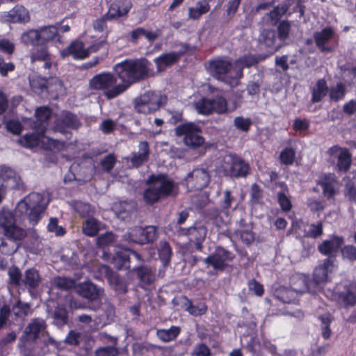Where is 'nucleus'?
<instances>
[{
  "mask_svg": "<svg viewBox=\"0 0 356 356\" xmlns=\"http://www.w3.org/2000/svg\"><path fill=\"white\" fill-rule=\"evenodd\" d=\"M113 71L120 80L116 91H126L131 85L153 75L152 63L146 58H126L114 65Z\"/></svg>",
  "mask_w": 356,
  "mask_h": 356,
  "instance_id": "f257e3e1",
  "label": "nucleus"
},
{
  "mask_svg": "<svg viewBox=\"0 0 356 356\" xmlns=\"http://www.w3.org/2000/svg\"><path fill=\"white\" fill-rule=\"evenodd\" d=\"M146 184L150 186L145 190L143 198L149 205L161 198L172 195L175 190L177 189L175 181L165 173L152 174L147 179Z\"/></svg>",
  "mask_w": 356,
  "mask_h": 356,
  "instance_id": "f03ea898",
  "label": "nucleus"
},
{
  "mask_svg": "<svg viewBox=\"0 0 356 356\" xmlns=\"http://www.w3.org/2000/svg\"><path fill=\"white\" fill-rule=\"evenodd\" d=\"M293 288L280 286L273 292V298L284 304H297L299 302L300 294L309 292L314 293L315 289H312L308 283V279L304 275H300L291 279Z\"/></svg>",
  "mask_w": 356,
  "mask_h": 356,
  "instance_id": "7ed1b4c3",
  "label": "nucleus"
},
{
  "mask_svg": "<svg viewBox=\"0 0 356 356\" xmlns=\"http://www.w3.org/2000/svg\"><path fill=\"white\" fill-rule=\"evenodd\" d=\"M41 197L37 193H32L20 200L16 207L15 213L21 218H26L32 226L36 225L42 218L45 208L41 204Z\"/></svg>",
  "mask_w": 356,
  "mask_h": 356,
  "instance_id": "20e7f679",
  "label": "nucleus"
},
{
  "mask_svg": "<svg viewBox=\"0 0 356 356\" xmlns=\"http://www.w3.org/2000/svg\"><path fill=\"white\" fill-rule=\"evenodd\" d=\"M118 76L114 72H102L92 76L89 81L92 90L103 91V95L107 99H113L124 92L116 91Z\"/></svg>",
  "mask_w": 356,
  "mask_h": 356,
  "instance_id": "39448f33",
  "label": "nucleus"
},
{
  "mask_svg": "<svg viewBox=\"0 0 356 356\" xmlns=\"http://www.w3.org/2000/svg\"><path fill=\"white\" fill-rule=\"evenodd\" d=\"M166 102L165 96L154 91H146L134 102V109L138 113L149 114L159 111Z\"/></svg>",
  "mask_w": 356,
  "mask_h": 356,
  "instance_id": "423d86ee",
  "label": "nucleus"
},
{
  "mask_svg": "<svg viewBox=\"0 0 356 356\" xmlns=\"http://www.w3.org/2000/svg\"><path fill=\"white\" fill-rule=\"evenodd\" d=\"M177 136H184L183 142L191 149H197L204 143V138L201 135V128L194 122H185L175 129Z\"/></svg>",
  "mask_w": 356,
  "mask_h": 356,
  "instance_id": "0eeeda50",
  "label": "nucleus"
},
{
  "mask_svg": "<svg viewBox=\"0 0 356 356\" xmlns=\"http://www.w3.org/2000/svg\"><path fill=\"white\" fill-rule=\"evenodd\" d=\"M224 175L231 178H245L250 171L248 162L236 153H230L225 158L222 164Z\"/></svg>",
  "mask_w": 356,
  "mask_h": 356,
  "instance_id": "6e6552de",
  "label": "nucleus"
},
{
  "mask_svg": "<svg viewBox=\"0 0 356 356\" xmlns=\"http://www.w3.org/2000/svg\"><path fill=\"white\" fill-rule=\"evenodd\" d=\"M156 237L155 226H146L145 227L135 226L130 228L124 235L125 241L137 244L152 243L156 240Z\"/></svg>",
  "mask_w": 356,
  "mask_h": 356,
  "instance_id": "1a4fd4ad",
  "label": "nucleus"
},
{
  "mask_svg": "<svg viewBox=\"0 0 356 356\" xmlns=\"http://www.w3.org/2000/svg\"><path fill=\"white\" fill-rule=\"evenodd\" d=\"M47 327V325L44 319L40 318L31 319L19 338V343L25 346L27 343H35L43 336Z\"/></svg>",
  "mask_w": 356,
  "mask_h": 356,
  "instance_id": "9d476101",
  "label": "nucleus"
},
{
  "mask_svg": "<svg viewBox=\"0 0 356 356\" xmlns=\"http://www.w3.org/2000/svg\"><path fill=\"white\" fill-rule=\"evenodd\" d=\"M177 232L179 236H187L188 238V245L194 244L195 251L202 252L203 250V242L205 240L207 229L205 226H193L187 229L178 227Z\"/></svg>",
  "mask_w": 356,
  "mask_h": 356,
  "instance_id": "9b49d317",
  "label": "nucleus"
},
{
  "mask_svg": "<svg viewBox=\"0 0 356 356\" xmlns=\"http://www.w3.org/2000/svg\"><path fill=\"white\" fill-rule=\"evenodd\" d=\"M234 255L225 248L218 246L215 251L207 257L203 259L204 262L211 266L214 270L222 271L227 266V262L232 261Z\"/></svg>",
  "mask_w": 356,
  "mask_h": 356,
  "instance_id": "f8f14e48",
  "label": "nucleus"
},
{
  "mask_svg": "<svg viewBox=\"0 0 356 356\" xmlns=\"http://www.w3.org/2000/svg\"><path fill=\"white\" fill-rule=\"evenodd\" d=\"M232 68V61L222 58L209 60L207 66V70L214 79L223 82L226 81L227 74Z\"/></svg>",
  "mask_w": 356,
  "mask_h": 356,
  "instance_id": "ddd939ff",
  "label": "nucleus"
},
{
  "mask_svg": "<svg viewBox=\"0 0 356 356\" xmlns=\"http://www.w3.org/2000/svg\"><path fill=\"white\" fill-rule=\"evenodd\" d=\"M333 263L330 259L323 260V264L316 266L313 271L312 280L309 276L305 275L308 279V283L311 284L312 289H315L316 293L319 289V286L328 281V273L331 271Z\"/></svg>",
  "mask_w": 356,
  "mask_h": 356,
  "instance_id": "4468645a",
  "label": "nucleus"
},
{
  "mask_svg": "<svg viewBox=\"0 0 356 356\" xmlns=\"http://www.w3.org/2000/svg\"><path fill=\"white\" fill-rule=\"evenodd\" d=\"M188 188L191 191H202L210 182L209 172L203 168H195L186 178Z\"/></svg>",
  "mask_w": 356,
  "mask_h": 356,
  "instance_id": "2eb2a0df",
  "label": "nucleus"
},
{
  "mask_svg": "<svg viewBox=\"0 0 356 356\" xmlns=\"http://www.w3.org/2000/svg\"><path fill=\"white\" fill-rule=\"evenodd\" d=\"M81 126V122L77 115L71 111L64 110L55 120V127L61 134L67 129L77 130Z\"/></svg>",
  "mask_w": 356,
  "mask_h": 356,
  "instance_id": "dca6fc26",
  "label": "nucleus"
},
{
  "mask_svg": "<svg viewBox=\"0 0 356 356\" xmlns=\"http://www.w3.org/2000/svg\"><path fill=\"white\" fill-rule=\"evenodd\" d=\"M185 50L178 51H170L161 54L154 59V62L156 65L157 71L162 72L165 70L177 63H178L181 58L186 54L188 49V45H185Z\"/></svg>",
  "mask_w": 356,
  "mask_h": 356,
  "instance_id": "f3484780",
  "label": "nucleus"
},
{
  "mask_svg": "<svg viewBox=\"0 0 356 356\" xmlns=\"http://www.w3.org/2000/svg\"><path fill=\"white\" fill-rule=\"evenodd\" d=\"M132 7L130 0H114L108 7L106 17L110 21H118L126 17Z\"/></svg>",
  "mask_w": 356,
  "mask_h": 356,
  "instance_id": "a211bd4d",
  "label": "nucleus"
},
{
  "mask_svg": "<svg viewBox=\"0 0 356 356\" xmlns=\"http://www.w3.org/2000/svg\"><path fill=\"white\" fill-rule=\"evenodd\" d=\"M100 272L103 273L111 287L117 293L124 294L127 292V286L124 280L118 273L107 265H102Z\"/></svg>",
  "mask_w": 356,
  "mask_h": 356,
  "instance_id": "6ab92c4d",
  "label": "nucleus"
},
{
  "mask_svg": "<svg viewBox=\"0 0 356 356\" xmlns=\"http://www.w3.org/2000/svg\"><path fill=\"white\" fill-rule=\"evenodd\" d=\"M63 58L71 56L74 60H84L89 56L88 50L85 48L84 43L79 40L72 41L67 47L60 51Z\"/></svg>",
  "mask_w": 356,
  "mask_h": 356,
  "instance_id": "aec40b11",
  "label": "nucleus"
},
{
  "mask_svg": "<svg viewBox=\"0 0 356 356\" xmlns=\"http://www.w3.org/2000/svg\"><path fill=\"white\" fill-rule=\"evenodd\" d=\"M335 33L332 27L327 26L320 31H316L313 34L316 47L321 52H332L334 47L327 45L334 37Z\"/></svg>",
  "mask_w": 356,
  "mask_h": 356,
  "instance_id": "412c9836",
  "label": "nucleus"
},
{
  "mask_svg": "<svg viewBox=\"0 0 356 356\" xmlns=\"http://www.w3.org/2000/svg\"><path fill=\"white\" fill-rule=\"evenodd\" d=\"M32 63L44 62V68L50 69L52 66V58L47 44H39L32 48L30 52Z\"/></svg>",
  "mask_w": 356,
  "mask_h": 356,
  "instance_id": "4be33fe9",
  "label": "nucleus"
},
{
  "mask_svg": "<svg viewBox=\"0 0 356 356\" xmlns=\"http://www.w3.org/2000/svg\"><path fill=\"white\" fill-rule=\"evenodd\" d=\"M344 243L343 238L339 236H333L329 240H325L318 246V250L323 255L334 256Z\"/></svg>",
  "mask_w": 356,
  "mask_h": 356,
  "instance_id": "5701e85b",
  "label": "nucleus"
},
{
  "mask_svg": "<svg viewBox=\"0 0 356 356\" xmlns=\"http://www.w3.org/2000/svg\"><path fill=\"white\" fill-rule=\"evenodd\" d=\"M42 282V277L39 271L35 268L25 270L23 274L22 284L30 294H33Z\"/></svg>",
  "mask_w": 356,
  "mask_h": 356,
  "instance_id": "b1692460",
  "label": "nucleus"
},
{
  "mask_svg": "<svg viewBox=\"0 0 356 356\" xmlns=\"http://www.w3.org/2000/svg\"><path fill=\"white\" fill-rule=\"evenodd\" d=\"M52 115V110L47 106L38 107L35 112L36 120L33 128L35 131H40V134L44 135L47 131V124Z\"/></svg>",
  "mask_w": 356,
  "mask_h": 356,
  "instance_id": "393cba45",
  "label": "nucleus"
},
{
  "mask_svg": "<svg viewBox=\"0 0 356 356\" xmlns=\"http://www.w3.org/2000/svg\"><path fill=\"white\" fill-rule=\"evenodd\" d=\"M76 291L81 297L90 301L97 300L100 297V289L91 282L77 284Z\"/></svg>",
  "mask_w": 356,
  "mask_h": 356,
  "instance_id": "a878e982",
  "label": "nucleus"
},
{
  "mask_svg": "<svg viewBox=\"0 0 356 356\" xmlns=\"http://www.w3.org/2000/svg\"><path fill=\"white\" fill-rule=\"evenodd\" d=\"M328 89L329 87L325 78L318 79L316 83L310 88L311 102L313 104L321 102L327 95Z\"/></svg>",
  "mask_w": 356,
  "mask_h": 356,
  "instance_id": "bb28decb",
  "label": "nucleus"
},
{
  "mask_svg": "<svg viewBox=\"0 0 356 356\" xmlns=\"http://www.w3.org/2000/svg\"><path fill=\"white\" fill-rule=\"evenodd\" d=\"M40 32V38L42 44H47L49 42H55L61 43V36L58 33V29L56 26L49 25L38 29Z\"/></svg>",
  "mask_w": 356,
  "mask_h": 356,
  "instance_id": "cd10ccee",
  "label": "nucleus"
},
{
  "mask_svg": "<svg viewBox=\"0 0 356 356\" xmlns=\"http://www.w3.org/2000/svg\"><path fill=\"white\" fill-rule=\"evenodd\" d=\"M139 152L134 153L131 158V162L134 167L138 168L147 161L149 155V145L147 141H141L138 145Z\"/></svg>",
  "mask_w": 356,
  "mask_h": 356,
  "instance_id": "c85d7f7f",
  "label": "nucleus"
},
{
  "mask_svg": "<svg viewBox=\"0 0 356 356\" xmlns=\"http://www.w3.org/2000/svg\"><path fill=\"white\" fill-rule=\"evenodd\" d=\"M337 181L334 177L326 175L318 181V185L322 188L323 194L327 200L332 199L337 193Z\"/></svg>",
  "mask_w": 356,
  "mask_h": 356,
  "instance_id": "c756f323",
  "label": "nucleus"
},
{
  "mask_svg": "<svg viewBox=\"0 0 356 356\" xmlns=\"http://www.w3.org/2000/svg\"><path fill=\"white\" fill-rule=\"evenodd\" d=\"M275 41L276 34L273 30L264 29L261 31L259 36V42L261 45H264L270 49L268 56L273 55L277 51L278 47H275Z\"/></svg>",
  "mask_w": 356,
  "mask_h": 356,
  "instance_id": "7c9ffc66",
  "label": "nucleus"
},
{
  "mask_svg": "<svg viewBox=\"0 0 356 356\" xmlns=\"http://www.w3.org/2000/svg\"><path fill=\"white\" fill-rule=\"evenodd\" d=\"M111 264L118 270L130 268V254L129 249L116 252L111 259Z\"/></svg>",
  "mask_w": 356,
  "mask_h": 356,
  "instance_id": "2f4dec72",
  "label": "nucleus"
},
{
  "mask_svg": "<svg viewBox=\"0 0 356 356\" xmlns=\"http://www.w3.org/2000/svg\"><path fill=\"white\" fill-rule=\"evenodd\" d=\"M267 56H268L261 55H244L243 56L238 58L236 61V65L241 67L238 72V78H241L243 76V68L254 66L259 61L265 59Z\"/></svg>",
  "mask_w": 356,
  "mask_h": 356,
  "instance_id": "473e14b6",
  "label": "nucleus"
},
{
  "mask_svg": "<svg viewBox=\"0 0 356 356\" xmlns=\"http://www.w3.org/2000/svg\"><path fill=\"white\" fill-rule=\"evenodd\" d=\"M29 85L32 91L36 94L48 92L49 79L38 74L29 76Z\"/></svg>",
  "mask_w": 356,
  "mask_h": 356,
  "instance_id": "72a5a7b5",
  "label": "nucleus"
},
{
  "mask_svg": "<svg viewBox=\"0 0 356 356\" xmlns=\"http://www.w3.org/2000/svg\"><path fill=\"white\" fill-rule=\"evenodd\" d=\"M210 8V5L207 0L199 1L196 2L195 6L188 8V18L193 20H198L203 15L209 13Z\"/></svg>",
  "mask_w": 356,
  "mask_h": 356,
  "instance_id": "f704fd0d",
  "label": "nucleus"
},
{
  "mask_svg": "<svg viewBox=\"0 0 356 356\" xmlns=\"http://www.w3.org/2000/svg\"><path fill=\"white\" fill-rule=\"evenodd\" d=\"M8 17L13 22L26 23L30 20L29 13L28 10L22 5H16L8 13Z\"/></svg>",
  "mask_w": 356,
  "mask_h": 356,
  "instance_id": "c9c22d12",
  "label": "nucleus"
},
{
  "mask_svg": "<svg viewBox=\"0 0 356 356\" xmlns=\"http://www.w3.org/2000/svg\"><path fill=\"white\" fill-rule=\"evenodd\" d=\"M3 234L6 238L14 242L21 241L26 236V230L17 225L16 222L3 231Z\"/></svg>",
  "mask_w": 356,
  "mask_h": 356,
  "instance_id": "e433bc0d",
  "label": "nucleus"
},
{
  "mask_svg": "<svg viewBox=\"0 0 356 356\" xmlns=\"http://www.w3.org/2000/svg\"><path fill=\"white\" fill-rule=\"evenodd\" d=\"M346 93L347 89L345 83L339 81L329 88L327 95L331 102H338L345 98Z\"/></svg>",
  "mask_w": 356,
  "mask_h": 356,
  "instance_id": "4c0bfd02",
  "label": "nucleus"
},
{
  "mask_svg": "<svg viewBox=\"0 0 356 356\" xmlns=\"http://www.w3.org/2000/svg\"><path fill=\"white\" fill-rule=\"evenodd\" d=\"M279 185L282 188L283 191L278 192L277 194V202L284 212H289L292 209V202L289 196L286 195V192H288L289 188L285 182L282 181Z\"/></svg>",
  "mask_w": 356,
  "mask_h": 356,
  "instance_id": "58836bf2",
  "label": "nucleus"
},
{
  "mask_svg": "<svg viewBox=\"0 0 356 356\" xmlns=\"http://www.w3.org/2000/svg\"><path fill=\"white\" fill-rule=\"evenodd\" d=\"M351 156V154L346 148L338 154L337 168L339 172H347L350 170L352 163Z\"/></svg>",
  "mask_w": 356,
  "mask_h": 356,
  "instance_id": "ea45409f",
  "label": "nucleus"
},
{
  "mask_svg": "<svg viewBox=\"0 0 356 356\" xmlns=\"http://www.w3.org/2000/svg\"><path fill=\"white\" fill-rule=\"evenodd\" d=\"M36 133L25 134L19 139V143L26 148H33L38 147L41 138L44 137V134H40V131H35Z\"/></svg>",
  "mask_w": 356,
  "mask_h": 356,
  "instance_id": "a19ab883",
  "label": "nucleus"
},
{
  "mask_svg": "<svg viewBox=\"0 0 356 356\" xmlns=\"http://www.w3.org/2000/svg\"><path fill=\"white\" fill-rule=\"evenodd\" d=\"M158 254L160 260L164 266H168L172 256V249L169 243L165 241H161L158 246Z\"/></svg>",
  "mask_w": 356,
  "mask_h": 356,
  "instance_id": "79ce46f5",
  "label": "nucleus"
},
{
  "mask_svg": "<svg viewBox=\"0 0 356 356\" xmlns=\"http://www.w3.org/2000/svg\"><path fill=\"white\" fill-rule=\"evenodd\" d=\"M186 300L184 303L186 310L192 316H198L204 315L207 313L208 307L204 302H199L197 305H194L191 299L186 296H184Z\"/></svg>",
  "mask_w": 356,
  "mask_h": 356,
  "instance_id": "37998d69",
  "label": "nucleus"
},
{
  "mask_svg": "<svg viewBox=\"0 0 356 356\" xmlns=\"http://www.w3.org/2000/svg\"><path fill=\"white\" fill-rule=\"evenodd\" d=\"M181 329L178 326H171L169 329H160L156 332L158 338L163 342H170L176 339L180 334Z\"/></svg>",
  "mask_w": 356,
  "mask_h": 356,
  "instance_id": "c03bdc74",
  "label": "nucleus"
},
{
  "mask_svg": "<svg viewBox=\"0 0 356 356\" xmlns=\"http://www.w3.org/2000/svg\"><path fill=\"white\" fill-rule=\"evenodd\" d=\"M23 44L33 47L40 44V32L38 29H30L23 33L21 36Z\"/></svg>",
  "mask_w": 356,
  "mask_h": 356,
  "instance_id": "a18cd8bd",
  "label": "nucleus"
},
{
  "mask_svg": "<svg viewBox=\"0 0 356 356\" xmlns=\"http://www.w3.org/2000/svg\"><path fill=\"white\" fill-rule=\"evenodd\" d=\"M211 99L202 97L195 103V108L199 114L209 115L213 113Z\"/></svg>",
  "mask_w": 356,
  "mask_h": 356,
  "instance_id": "49530a36",
  "label": "nucleus"
},
{
  "mask_svg": "<svg viewBox=\"0 0 356 356\" xmlns=\"http://www.w3.org/2000/svg\"><path fill=\"white\" fill-rule=\"evenodd\" d=\"M134 270L136 271L137 276L141 282L146 284H150L154 282V275L152 270L147 266H140L135 268Z\"/></svg>",
  "mask_w": 356,
  "mask_h": 356,
  "instance_id": "de8ad7c7",
  "label": "nucleus"
},
{
  "mask_svg": "<svg viewBox=\"0 0 356 356\" xmlns=\"http://www.w3.org/2000/svg\"><path fill=\"white\" fill-rule=\"evenodd\" d=\"M12 57L0 54V75L1 76H7L8 73L15 71V64L13 62Z\"/></svg>",
  "mask_w": 356,
  "mask_h": 356,
  "instance_id": "09e8293b",
  "label": "nucleus"
},
{
  "mask_svg": "<svg viewBox=\"0 0 356 356\" xmlns=\"http://www.w3.org/2000/svg\"><path fill=\"white\" fill-rule=\"evenodd\" d=\"M321 322V334L324 339H328L332 334L330 324L333 321V316L330 313H325L318 316Z\"/></svg>",
  "mask_w": 356,
  "mask_h": 356,
  "instance_id": "8fccbe9b",
  "label": "nucleus"
},
{
  "mask_svg": "<svg viewBox=\"0 0 356 356\" xmlns=\"http://www.w3.org/2000/svg\"><path fill=\"white\" fill-rule=\"evenodd\" d=\"M68 322V312L63 306H58L54 312V323L58 327H62Z\"/></svg>",
  "mask_w": 356,
  "mask_h": 356,
  "instance_id": "3c124183",
  "label": "nucleus"
},
{
  "mask_svg": "<svg viewBox=\"0 0 356 356\" xmlns=\"http://www.w3.org/2000/svg\"><path fill=\"white\" fill-rule=\"evenodd\" d=\"M279 159L280 163L285 165H291L296 159V151L291 147H284L280 152Z\"/></svg>",
  "mask_w": 356,
  "mask_h": 356,
  "instance_id": "603ef678",
  "label": "nucleus"
},
{
  "mask_svg": "<svg viewBox=\"0 0 356 356\" xmlns=\"http://www.w3.org/2000/svg\"><path fill=\"white\" fill-rule=\"evenodd\" d=\"M213 113L218 115L225 114L227 112V99L222 95H216L211 99Z\"/></svg>",
  "mask_w": 356,
  "mask_h": 356,
  "instance_id": "864d4df0",
  "label": "nucleus"
},
{
  "mask_svg": "<svg viewBox=\"0 0 356 356\" xmlns=\"http://www.w3.org/2000/svg\"><path fill=\"white\" fill-rule=\"evenodd\" d=\"M233 124L237 130L243 133H248L251 129L252 121L250 118L236 116L234 118Z\"/></svg>",
  "mask_w": 356,
  "mask_h": 356,
  "instance_id": "5fc2aeb1",
  "label": "nucleus"
},
{
  "mask_svg": "<svg viewBox=\"0 0 356 356\" xmlns=\"http://www.w3.org/2000/svg\"><path fill=\"white\" fill-rule=\"evenodd\" d=\"M8 275L10 284L15 286H19L22 284L23 275L17 266H10L8 268Z\"/></svg>",
  "mask_w": 356,
  "mask_h": 356,
  "instance_id": "6e6d98bb",
  "label": "nucleus"
},
{
  "mask_svg": "<svg viewBox=\"0 0 356 356\" xmlns=\"http://www.w3.org/2000/svg\"><path fill=\"white\" fill-rule=\"evenodd\" d=\"M56 286L60 290H70L75 289L76 290V283L75 280L66 277H57L54 280Z\"/></svg>",
  "mask_w": 356,
  "mask_h": 356,
  "instance_id": "4d7b16f0",
  "label": "nucleus"
},
{
  "mask_svg": "<svg viewBox=\"0 0 356 356\" xmlns=\"http://www.w3.org/2000/svg\"><path fill=\"white\" fill-rule=\"evenodd\" d=\"M17 339V334L15 332L12 331L8 333L0 340V351L1 356H6L8 354L10 349V344L13 343Z\"/></svg>",
  "mask_w": 356,
  "mask_h": 356,
  "instance_id": "13d9d810",
  "label": "nucleus"
},
{
  "mask_svg": "<svg viewBox=\"0 0 356 356\" xmlns=\"http://www.w3.org/2000/svg\"><path fill=\"white\" fill-rule=\"evenodd\" d=\"M99 232L98 221L94 218L87 219L83 224V232L88 236H95Z\"/></svg>",
  "mask_w": 356,
  "mask_h": 356,
  "instance_id": "bf43d9fd",
  "label": "nucleus"
},
{
  "mask_svg": "<svg viewBox=\"0 0 356 356\" xmlns=\"http://www.w3.org/2000/svg\"><path fill=\"white\" fill-rule=\"evenodd\" d=\"M31 306L29 303L24 302L18 299L15 304L12 307V311L15 316L24 318L27 316L30 312Z\"/></svg>",
  "mask_w": 356,
  "mask_h": 356,
  "instance_id": "052dcab7",
  "label": "nucleus"
},
{
  "mask_svg": "<svg viewBox=\"0 0 356 356\" xmlns=\"http://www.w3.org/2000/svg\"><path fill=\"white\" fill-rule=\"evenodd\" d=\"M16 222L14 214L10 211H3L0 213V229L4 231Z\"/></svg>",
  "mask_w": 356,
  "mask_h": 356,
  "instance_id": "680f3d73",
  "label": "nucleus"
},
{
  "mask_svg": "<svg viewBox=\"0 0 356 356\" xmlns=\"http://www.w3.org/2000/svg\"><path fill=\"white\" fill-rule=\"evenodd\" d=\"M43 138L46 140L45 141H42L43 147L47 150L58 152L62 150L65 147V142L63 141L53 139L45 135Z\"/></svg>",
  "mask_w": 356,
  "mask_h": 356,
  "instance_id": "e2e57ef3",
  "label": "nucleus"
},
{
  "mask_svg": "<svg viewBox=\"0 0 356 356\" xmlns=\"http://www.w3.org/2000/svg\"><path fill=\"white\" fill-rule=\"evenodd\" d=\"M291 23L288 20H283L280 22L277 27V38L282 42H285L290 33Z\"/></svg>",
  "mask_w": 356,
  "mask_h": 356,
  "instance_id": "0e129e2a",
  "label": "nucleus"
},
{
  "mask_svg": "<svg viewBox=\"0 0 356 356\" xmlns=\"http://www.w3.org/2000/svg\"><path fill=\"white\" fill-rule=\"evenodd\" d=\"M339 299L343 303L345 307H353L356 305V294L349 289L345 292L340 293Z\"/></svg>",
  "mask_w": 356,
  "mask_h": 356,
  "instance_id": "69168bd1",
  "label": "nucleus"
},
{
  "mask_svg": "<svg viewBox=\"0 0 356 356\" xmlns=\"http://www.w3.org/2000/svg\"><path fill=\"white\" fill-rule=\"evenodd\" d=\"M47 230L49 232L54 233L56 236H63L66 234L65 229L58 225V219L51 217L47 225Z\"/></svg>",
  "mask_w": 356,
  "mask_h": 356,
  "instance_id": "338daca9",
  "label": "nucleus"
},
{
  "mask_svg": "<svg viewBox=\"0 0 356 356\" xmlns=\"http://www.w3.org/2000/svg\"><path fill=\"white\" fill-rule=\"evenodd\" d=\"M323 233V227L321 221L317 223H312L309 225V229L305 232V236L307 238H316L321 236Z\"/></svg>",
  "mask_w": 356,
  "mask_h": 356,
  "instance_id": "774afa93",
  "label": "nucleus"
}]
</instances>
